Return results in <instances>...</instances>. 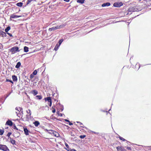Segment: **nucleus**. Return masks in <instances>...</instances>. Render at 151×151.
<instances>
[{"label":"nucleus","mask_w":151,"mask_h":151,"mask_svg":"<svg viewBox=\"0 0 151 151\" xmlns=\"http://www.w3.org/2000/svg\"><path fill=\"white\" fill-rule=\"evenodd\" d=\"M0 150L4 151H9L8 147L6 145H0Z\"/></svg>","instance_id":"obj_1"},{"label":"nucleus","mask_w":151,"mask_h":151,"mask_svg":"<svg viewBox=\"0 0 151 151\" xmlns=\"http://www.w3.org/2000/svg\"><path fill=\"white\" fill-rule=\"evenodd\" d=\"M10 51L14 54L17 52H19V47H13L10 49Z\"/></svg>","instance_id":"obj_2"},{"label":"nucleus","mask_w":151,"mask_h":151,"mask_svg":"<svg viewBox=\"0 0 151 151\" xmlns=\"http://www.w3.org/2000/svg\"><path fill=\"white\" fill-rule=\"evenodd\" d=\"M137 9L136 8L134 7H131L129 8L128 10L129 12H132L137 11Z\"/></svg>","instance_id":"obj_3"},{"label":"nucleus","mask_w":151,"mask_h":151,"mask_svg":"<svg viewBox=\"0 0 151 151\" xmlns=\"http://www.w3.org/2000/svg\"><path fill=\"white\" fill-rule=\"evenodd\" d=\"M123 4L122 2H115L113 4V6L115 7H119L122 6Z\"/></svg>","instance_id":"obj_4"},{"label":"nucleus","mask_w":151,"mask_h":151,"mask_svg":"<svg viewBox=\"0 0 151 151\" xmlns=\"http://www.w3.org/2000/svg\"><path fill=\"white\" fill-rule=\"evenodd\" d=\"M118 151H127L126 150L122 147L118 146L116 147Z\"/></svg>","instance_id":"obj_5"},{"label":"nucleus","mask_w":151,"mask_h":151,"mask_svg":"<svg viewBox=\"0 0 151 151\" xmlns=\"http://www.w3.org/2000/svg\"><path fill=\"white\" fill-rule=\"evenodd\" d=\"M21 16H18L14 14H13L11 15L10 16V19L11 20L12 18H17L19 17H20Z\"/></svg>","instance_id":"obj_6"},{"label":"nucleus","mask_w":151,"mask_h":151,"mask_svg":"<svg viewBox=\"0 0 151 151\" xmlns=\"http://www.w3.org/2000/svg\"><path fill=\"white\" fill-rule=\"evenodd\" d=\"M20 135V133L19 132L17 131H15V132L14 134V136L16 137H19Z\"/></svg>","instance_id":"obj_7"},{"label":"nucleus","mask_w":151,"mask_h":151,"mask_svg":"<svg viewBox=\"0 0 151 151\" xmlns=\"http://www.w3.org/2000/svg\"><path fill=\"white\" fill-rule=\"evenodd\" d=\"M15 109L17 110V111H19V112H21L20 114H23V111H22V108H20V107H17L15 108Z\"/></svg>","instance_id":"obj_8"},{"label":"nucleus","mask_w":151,"mask_h":151,"mask_svg":"<svg viewBox=\"0 0 151 151\" xmlns=\"http://www.w3.org/2000/svg\"><path fill=\"white\" fill-rule=\"evenodd\" d=\"M24 134L26 135H29V132H30L26 128H24Z\"/></svg>","instance_id":"obj_9"},{"label":"nucleus","mask_w":151,"mask_h":151,"mask_svg":"<svg viewBox=\"0 0 151 151\" xmlns=\"http://www.w3.org/2000/svg\"><path fill=\"white\" fill-rule=\"evenodd\" d=\"M57 29V26L56 27H52L51 28H50L48 29V31H55Z\"/></svg>","instance_id":"obj_10"},{"label":"nucleus","mask_w":151,"mask_h":151,"mask_svg":"<svg viewBox=\"0 0 151 151\" xmlns=\"http://www.w3.org/2000/svg\"><path fill=\"white\" fill-rule=\"evenodd\" d=\"M13 122L9 120L7 121L6 123V124L10 126H12L13 125Z\"/></svg>","instance_id":"obj_11"},{"label":"nucleus","mask_w":151,"mask_h":151,"mask_svg":"<svg viewBox=\"0 0 151 151\" xmlns=\"http://www.w3.org/2000/svg\"><path fill=\"white\" fill-rule=\"evenodd\" d=\"M31 93L34 96H35L38 94V92L35 90H33L31 91Z\"/></svg>","instance_id":"obj_12"},{"label":"nucleus","mask_w":151,"mask_h":151,"mask_svg":"<svg viewBox=\"0 0 151 151\" xmlns=\"http://www.w3.org/2000/svg\"><path fill=\"white\" fill-rule=\"evenodd\" d=\"M66 25L65 24H63L61 25H58L57 26V27L58 29H60L61 28H62L63 27H64Z\"/></svg>","instance_id":"obj_13"},{"label":"nucleus","mask_w":151,"mask_h":151,"mask_svg":"<svg viewBox=\"0 0 151 151\" xmlns=\"http://www.w3.org/2000/svg\"><path fill=\"white\" fill-rule=\"evenodd\" d=\"M110 5V4L109 2H107L106 3H104L102 5V7H105L106 6H109Z\"/></svg>","instance_id":"obj_14"},{"label":"nucleus","mask_w":151,"mask_h":151,"mask_svg":"<svg viewBox=\"0 0 151 151\" xmlns=\"http://www.w3.org/2000/svg\"><path fill=\"white\" fill-rule=\"evenodd\" d=\"M10 138V141H11V143L13 145H16V143L15 141L11 138Z\"/></svg>","instance_id":"obj_15"},{"label":"nucleus","mask_w":151,"mask_h":151,"mask_svg":"<svg viewBox=\"0 0 151 151\" xmlns=\"http://www.w3.org/2000/svg\"><path fill=\"white\" fill-rule=\"evenodd\" d=\"M33 123L34 124L35 126L36 127H38L40 124V122L38 121H36L34 122Z\"/></svg>","instance_id":"obj_16"},{"label":"nucleus","mask_w":151,"mask_h":151,"mask_svg":"<svg viewBox=\"0 0 151 151\" xmlns=\"http://www.w3.org/2000/svg\"><path fill=\"white\" fill-rule=\"evenodd\" d=\"M12 78L14 81H17V77L15 75L12 76Z\"/></svg>","instance_id":"obj_17"},{"label":"nucleus","mask_w":151,"mask_h":151,"mask_svg":"<svg viewBox=\"0 0 151 151\" xmlns=\"http://www.w3.org/2000/svg\"><path fill=\"white\" fill-rule=\"evenodd\" d=\"M65 145L66 146V147H65V149L66 150H67L68 151L69 149H71L69 148V146L66 143H65Z\"/></svg>","instance_id":"obj_18"},{"label":"nucleus","mask_w":151,"mask_h":151,"mask_svg":"<svg viewBox=\"0 0 151 151\" xmlns=\"http://www.w3.org/2000/svg\"><path fill=\"white\" fill-rule=\"evenodd\" d=\"M45 101H47L49 102H50V101H52L51 98L50 97H47L46 98H45Z\"/></svg>","instance_id":"obj_19"},{"label":"nucleus","mask_w":151,"mask_h":151,"mask_svg":"<svg viewBox=\"0 0 151 151\" xmlns=\"http://www.w3.org/2000/svg\"><path fill=\"white\" fill-rule=\"evenodd\" d=\"M85 0H77V2L78 3H80L81 4H83L84 3Z\"/></svg>","instance_id":"obj_20"},{"label":"nucleus","mask_w":151,"mask_h":151,"mask_svg":"<svg viewBox=\"0 0 151 151\" xmlns=\"http://www.w3.org/2000/svg\"><path fill=\"white\" fill-rule=\"evenodd\" d=\"M21 65V64L20 62H18L15 66V68H19L20 67Z\"/></svg>","instance_id":"obj_21"},{"label":"nucleus","mask_w":151,"mask_h":151,"mask_svg":"<svg viewBox=\"0 0 151 151\" xmlns=\"http://www.w3.org/2000/svg\"><path fill=\"white\" fill-rule=\"evenodd\" d=\"M29 48L28 47H26V46H25L24 47V51L25 52H27L28 51H29Z\"/></svg>","instance_id":"obj_22"},{"label":"nucleus","mask_w":151,"mask_h":151,"mask_svg":"<svg viewBox=\"0 0 151 151\" xmlns=\"http://www.w3.org/2000/svg\"><path fill=\"white\" fill-rule=\"evenodd\" d=\"M35 98L37 99L40 100L42 99V97L41 95H37L35 96Z\"/></svg>","instance_id":"obj_23"},{"label":"nucleus","mask_w":151,"mask_h":151,"mask_svg":"<svg viewBox=\"0 0 151 151\" xmlns=\"http://www.w3.org/2000/svg\"><path fill=\"white\" fill-rule=\"evenodd\" d=\"M23 3L21 2L18 3L16 5L17 6L19 7H21L22 6Z\"/></svg>","instance_id":"obj_24"},{"label":"nucleus","mask_w":151,"mask_h":151,"mask_svg":"<svg viewBox=\"0 0 151 151\" xmlns=\"http://www.w3.org/2000/svg\"><path fill=\"white\" fill-rule=\"evenodd\" d=\"M11 27L10 26H8L5 29V31L7 33L8 32L10 29Z\"/></svg>","instance_id":"obj_25"},{"label":"nucleus","mask_w":151,"mask_h":151,"mask_svg":"<svg viewBox=\"0 0 151 151\" xmlns=\"http://www.w3.org/2000/svg\"><path fill=\"white\" fill-rule=\"evenodd\" d=\"M60 45L57 44L54 48V50H57L58 49L59 47H60Z\"/></svg>","instance_id":"obj_26"},{"label":"nucleus","mask_w":151,"mask_h":151,"mask_svg":"<svg viewBox=\"0 0 151 151\" xmlns=\"http://www.w3.org/2000/svg\"><path fill=\"white\" fill-rule=\"evenodd\" d=\"M6 82H9L11 83H12V84H13V82L11 80L9 79L6 78Z\"/></svg>","instance_id":"obj_27"},{"label":"nucleus","mask_w":151,"mask_h":151,"mask_svg":"<svg viewBox=\"0 0 151 151\" xmlns=\"http://www.w3.org/2000/svg\"><path fill=\"white\" fill-rule=\"evenodd\" d=\"M26 112H27L28 114H29V116L30 117L31 115V110H30V109H29L28 110V111H26Z\"/></svg>","instance_id":"obj_28"},{"label":"nucleus","mask_w":151,"mask_h":151,"mask_svg":"<svg viewBox=\"0 0 151 151\" xmlns=\"http://www.w3.org/2000/svg\"><path fill=\"white\" fill-rule=\"evenodd\" d=\"M48 132L50 134L54 133V131L52 130H48Z\"/></svg>","instance_id":"obj_29"},{"label":"nucleus","mask_w":151,"mask_h":151,"mask_svg":"<svg viewBox=\"0 0 151 151\" xmlns=\"http://www.w3.org/2000/svg\"><path fill=\"white\" fill-rule=\"evenodd\" d=\"M63 41V39H60L59 40V42H58L59 44V45H60L62 43V42Z\"/></svg>","instance_id":"obj_30"},{"label":"nucleus","mask_w":151,"mask_h":151,"mask_svg":"<svg viewBox=\"0 0 151 151\" xmlns=\"http://www.w3.org/2000/svg\"><path fill=\"white\" fill-rule=\"evenodd\" d=\"M76 122L77 123H79V125H80V127H83V124L82 123L79 122Z\"/></svg>","instance_id":"obj_31"},{"label":"nucleus","mask_w":151,"mask_h":151,"mask_svg":"<svg viewBox=\"0 0 151 151\" xmlns=\"http://www.w3.org/2000/svg\"><path fill=\"white\" fill-rule=\"evenodd\" d=\"M1 35H2V37H6V33L4 32H3Z\"/></svg>","instance_id":"obj_32"},{"label":"nucleus","mask_w":151,"mask_h":151,"mask_svg":"<svg viewBox=\"0 0 151 151\" xmlns=\"http://www.w3.org/2000/svg\"><path fill=\"white\" fill-rule=\"evenodd\" d=\"M4 131V130L3 129H0V135H2L3 134Z\"/></svg>","instance_id":"obj_33"},{"label":"nucleus","mask_w":151,"mask_h":151,"mask_svg":"<svg viewBox=\"0 0 151 151\" xmlns=\"http://www.w3.org/2000/svg\"><path fill=\"white\" fill-rule=\"evenodd\" d=\"M37 72L36 70H35L32 73V74L33 75H35L37 74Z\"/></svg>","instance_id":"obj_34"},{"label":"nucleus","mask_w":151,"mask_h":151,"mask_svg":"<svg viewBox=\"0 0 151 151\" xmlns=\"http://www.w3.org/2000/svg\"><path fill=\"white\" fill-rule=\"evenodd\" d=\"M119 139L121 140H122L123 141H126V140H125V139H124V138H123V137H120V136H119Z\"/></svg>","instance_id":"obj_35"},{"label":"nucleus","mask_w":151,"mask_h":151,"mask_svg":"<svg viewBox=\"0 0 151 151\" xmlns=\"http://www.w3.org/2000/svg\"><path fill=\"white\" fill-rule=\"evenodd\" d=\"M86 136L85 135H81L80 136V137L81 139H83L85 138Z\"/></svg>","instance_id":"obj_36"},{"label":"nucleus","mask_w":151,"mask_h":151,"mask_svg":"<svg viewBox=\"0 0 151 151\" xmlns=\"http://www.w3.org/2000/svg\"><path fill=\"white\" fill-rule=\"evenodd\" d=\"M32 1V0H27L26 5H27L28 4H29Z\"/></svg>","instance_id":"obj_37"},{"label":"nucleus","mask_w":151,"mask_h":151,"mask_svg":"<svg viewBox=\"0 0 151 151\" xmlns=\"http://www.w3.org/2000/svg\"><path fill=\"white\" fill-rule=\"evenodd\" d=\"M58 115L60 116H62L63 115H64V114H62L61 113H59L58 112Z\"/></svg>","instance_id":"obj_38"},{"label":"nucleus","mask_w":151,"mask_h":151,"mask_svg":"<svg viewBox=\"0 0 151 151\" xmlns=\"http://www.w3.org/2000/svg\"><path fill=\"white\" fill-rule=\"evenodd\" d=\"M34 75H33V74L32 73L30 75V78L31 79L32 78L34 77Z\"/></svg>","instance_id":"obj_39"},{"label":"nucleus","mask_w":151,"mask_h":151,"mask_svg":"<svg viewBox=\"0 0 151 151\" xmlns=\"http://www.w3.org/2000/svg\"><path fill=\"white\" fill-rule=\"evenodd\" d=\"M12 134V133L11 132H8L7 134V136L8 137H9L10 136V135Z\"/></svg>","instance_id":"obj_40"},{"label":"nucleus","mask_w":151,"mask_h":151,"mask_svg":"<svg viewBox=\"0 0 151 151\" xmlns=\"http://www.w3.org/2000/svg\"><path fill=\"white\" fill-rule=\"evenodd\" d=\"M13 128L14 129H17V130H18V129L16 127V126L15 125L13 126Z\"/></svg>","instance_id":"obj_41"},{"label":"nucleus","mask_w":151,"mask_h":151,"mask_svg":"<svg viewBox=\"0 0 151 151\" xmlns=\"http://www.w3.org/2000/svg\"><path fill=\"white\" fill-rule=\"evenodd\" d=\"M52 109H53V110H52V112L53 113H55V109H54V108L53 107H52Z\"/></svg>","instance_id":"obj_42"},{"label":"nucleus","mask_w":151,"mask_h":151,"mask_svg":"<svg viewBox=\"0 0 151 151\" xmlns=\"http://www.w3.org/2000/svg\"><path fill=\"white\" fill-rule=\"evenodd\" d=\"M19 113L20 112H19V111H16V114H17V115L19 117H20V116L19 115Z\"/></svg>","instance_id":"obj_43"},{"label":"nucleus","mask_w":151,"mask_h":151,"mask_svg":"<svg viewBox=\"0 0 151 151\" xmlns=\"http://www.w3.org/2000/svg\"><path fill=\"white\" fill-rule=\"evenodd\" d=\"M7 34H8L10 37H12V35L11 34L9 33L8 32H7L6 33Z\"/></svg>","instance_id":"obj_44"},{"label":"nucleus","mask_w":151,"mask_h":151,"mask_svg":"<svg viewBox=\"0 0 151 151\" xmlns=\"http://www.w3.org/2000/svg\"><path fill=\"white\" fill-rule=\"evenodd\" d=\"M68 151H76L75 150V149H69Z\"/></svg>","instance_id":"obj_45"},{"label":"nucleus","mask_w":151,"mask_h":151,"mask_svg":"<svg viewBox=\"0 0 151 151\" xmlns=\"http://www.w3.org/2000/svg\"><path fill=\"white\" fill-rule=\"evenodd\" d=\"M91 132L93 133H94L95 134H99V133L98 132H94L93 131H91Z\"/></svg>","instance_id":"obj_46"},{"label":"nucleus","mask_w":151,"mask_h":151,"mask_svg":"<svg viewBox=\"0 0 151 151\" xmlns=\"http://www.w3.org/2000/svg\"><path fill=\"white\" fill-rule=\"evenodd\" d=\"M127 149L128 150H132V149H131V147H127Z\"/></svg>","instance_id":"obj_47"},{"label":"nucleus","mask_w":151,"mask_h":151,"mask_svg":"<svg viewBox=\"0 0 151 151\" xmlns=\"http://www.w3.org/2000/svg\"><path fill=\"white\" fill-rule=\"evenodd\" d=\"M50 103H49V106H51L52 105V101H50V102H49Z\"/></svg>","instance_id":"obj_48"},{"label":"nucleus","mask_w":151,"mask_h":151,"mask_svg":"<svg viewBox=\"0 0 151 151\" xmlns=\"http://www.w3.org/2000/svg\"><path fill=\"white\" fill-rule=\"evenodd\" d=\"M64 120L66 122H70V121L69 120H68V119H64Z\"/></svg>","instance_id":"obj_49"},{"label":"nucleus","mask_w":151,"mask_h":151,"mask_svg":"<svg viewBox=\"0 0 151 151\" xmlns=\"http://www.w3.org/2000/svg\"><path fill=\"white\" fill-rule=\"evenodd\" d=\"M69 125H71L73 124L72 123L70 122H69Z\"/></svg>","instance_id":"obj_50"},{"label":"nucleus","mask_w":151,"mask_h":151,"mask_svg":"<svg viewBox=\"0 0 151 151\" xmlns=\"http://www.w3.org/2000/svg\"><path fill=\"white\" fill-rule=\"evenodd\" d=\"M3 31H0V35H1L2 34V33Z\"/></svg>","instance_id":"obj_51"},{"label":"nucleus","mask_w":151,"mask_h":151,"mask_svg":"<svg viewBox=\"0 0 151 151\" xmlns=\"http://www.w3.org/2000/svg\"><path fill=\"white\" fill-rule=\"evenodd\" d=\"M64 1H66V2H68L70 0H63Z\"/></svg>","instance_id":"obj_52"},{"label":"nucleus","mask_w":151,"mask_h":151,"mask_svg":"<svg viewBox=\"0 0 151 151\" xmlns=\"http://www.w3.org/2000/svg\"><path fill=\"white\" fill-rule=\"evenodd\" d=\"M61 111H62L63 110V107L62 108H61Z\"/></svg>","instance_id":"obj_53"},{"label":"nucleus","mask_w":151,"mask_h":151,"mask_svg":"<svg viewBox=\"0 0 151 151\" xmlns=\"http://www.w3.org/2000/svg\"><path fill=\"white\" fill-rule=\"evenodd\" d=\"M29 116L28 115H26V117H27L28 116Z\"/></svg>","instance_id":"obj_54"}]
</instances>
